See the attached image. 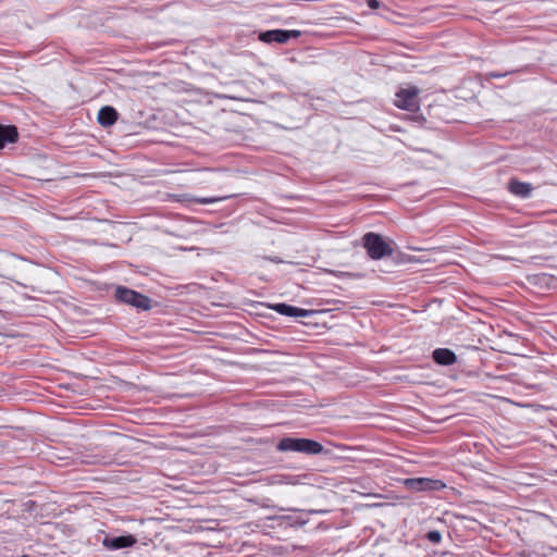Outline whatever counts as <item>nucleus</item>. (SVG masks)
I'll list each match as a JSON object with an SVG mask.
<instances>
[{
	"instance_id": "1",
	"label": "nucleus",
	"mask_w": 557,
	"mask_h": 557,
	"mask_svg": "<svg viewBox=\"0 0 557 557\" xmlns=\"http://www.w3.org/2000/svg\"><path fill=\"white\" fill-rule=\"evenodd\" d=\"M362 246L368 256L373 260L391 257L394 252L383 236L373 232H368L362 236Z\"/></svg>"
},
{
	"instance_id": "2",
	"label": "nucleus",
	"mask_w": 557,
	"mask_h": 557,
	"mask_svg": "<svg viewBox=\"0 0 557 557\" xmlns=\"http://www.w3.org/2000/svg\"><path fill=\"white\" fill-rule=\"evenodd\" d=\"M281 451H295L306 455H319L323 451V445L317 441L300 437H282Z\"/></svg>"
},
{
	"instance_id": "3",
	"label": "nucleus",
	"mask_w": 557,
	"mask_h": 557,
	"mask_svg": "<svg viewBox=\"0 0 557 557\" xmlns=\"http://www.w3.org/2000/svg\"><path fill=\"white\" fill-rule=\"evenodd\" d=\"M115 298L120 302L131 305L137 309L149 310L151 308V299L148 296L124 286H119L115 289Z\"/></svg>"
},
{
	"instance_id": "4",
	"label": "nucleus",
	"mask_w": 557,
	"mask_h": 557,
	"mask_svg": "<svg viewBox=\"0 0 557 557\" xmlns=\"http://www.w3.org/2000/svg\"><path fill=\"white\" fill-rule=\"evenodd\" d=\"M418 95L417 87L401 88L395 95L394 104L401 110L416 112L420 108Z\"/></svg>"
},
{
	"instance_id": "5",
	"label": "nucleus",
	"mask_w": 557,
	"mask_h": 557,
	"mask_svg": "<svg viewBox=\"0 0 557 557\" xmlns=\"http://www.w3.org/2000/svg\"><path fill=\"white\" fill-rule=\"evenodd\" d=\"M403 484L412 492L441 491L446 486L443 481L430 478H408Z\"/></svg>"
},
{
	"instance_id": "6",
	"label": "nucleus",
	"mask_w": 557,
	"mask_h": 557,
	"mask_svg": "<svg viewBox=\"0 0 557 557\" xmlns=\"http://www.w3.org/2000/svg\"><path fill=\"white\" fill-rule=\"evenodd\" d=\"M137 542L136 537L133 535H122L116 537H104L102 541V545L111 550H116L121 548L132 547Z\"/></svg>"
},
{
	"instance_id": "7",
	"label": "nucleus",
	"mask_w": 557,
	"mask_h": 557,
	"mask_svg": "<svg viewBox=\"0 0 557 557\" xmlns=\"http://www.w3.org/2000/svg\"><path fill=\"white\" fill-rule=\"evenodd\" d=\"M432 359L440 366H451L456 363L457 356L453 350L448 348H436L432 352Z\"/></svg>"
},
{
	"instance_id": "8",
	"label": "nucleus",
	"mask_w": 557,
	"mask_h": 557,
	"mask_svg": "<svg viewBox=\"0 0 557 557\" xmlns=\"http://www.w3.org/2000/svg\"><path fill=\"white\" fill-rule=\"evenodd\" d=\"M509 191L520 198H529L532 194L533 186L530 183L510 180L508 184Z\"/></svg>"
},
{
	"instance_id": "9",
	"label": "nucleus",
	"mask_w": 557,
	"mask_h": 557,
	"mask_svg": "<svg viewBox=\"0 0 557 557\" xmlns=\"http://www.w3.org/2000/svg\"><path fill=\"white\" fill-rule=\"evenodd\" d=\"M117 112L113 107H102L98 112V123L103 127L113 125L117 120Z\"/></svg>"
},
{
	"instance_id": "10",
	"label": "nucleus",
	"mask_w": 557,
	"mask_h": 557,
	"mask_svg": "<svg viewBox=\"0 0 557 557\" xmlns=\"http://www.w3.org/2000/svg\"><path fill=\"white\" fill-rule=\"evenodd\" d=\"M314 310H307L298 307L281 302V315L294 317V318H306L315 314Z\"/></svg>"
},
{
	"instance_id": "11",
	"label": "nucleus",
	"mask_w": 557,
	"mask_h": 557,
	"mask_svg": "<svg viewBox=\"0 0 557 557\" xmlns=\"http://www.w3.org/2000/svg\"><path fill=\"white\" fill-rule=\"evenodd\" d=\"M17 136V129L15 126L0 125V149H2L9 143L16 141Z\"/></svg>"
},
{
	"instance_id": "12",
	"label": "nucleus",
	"mask_w": 557,
	"mask_h": 557,
	"mask_svg": "<svg viewBox=\"0 0 557 557\" xmlns=\"http://www.w3.org/2000/svg\"><path fill=\"white\" fill-rule=\"evenodd\" d=\"M259 39L263 42H278V29L261 33Z\"/></svg>"
},
{
	"instance_id": "13",
	"label": "nucleus",
	"mask_w": 557,
	"mask_h": 557,
	"mask_svg": "<svg viewBox=\"0 0 557 557\" xmlns=\"http://www.w3.org/2000/svg\"><path fill=\"white\" fill-rule=\"evenodd\" d=\"M230 198V196H222V197H202V198H190V201L201 203V205H209L218 201H222Z\"/></svg>"
},
{
	"instance_id": "14",
	"label": "nucleus",
	"mask_w": 557,
	"mask_h": 557,
	"mask_svg": "<svg viewBox=\"0 0 557 557\" xmlns=\"http://www.w3.org/2000/svg\"><path fill=\"white\" fill-rule=\"evenodd\" d=\"M299 36H301V32L300 30H284V29H281V45L282 44H286L288 40H290L292 38H298Z\"/></svg>"
},
{
	"instance_id": "15",
	"label": "nucleus",
	"mask_w": 557,
	"mask_h": 557,
	"mask_svg": "<svg viewBox=\"0 0 557 557\" xmlns=\"http://www.w3.org/2000/svg\"><path fill=\"white\" fill-rule=\"evenodd\" d=\"M425 539L432 544H440L442 541V534L437 530H431L425 534Z\"/></svg>"
},
{
	"instance_id": "16",
	"label": "nucleus",
	"mask_w": 557,
	"mask_h": 557,
	"mask_svg": "<svg viewBox=\"0 0 557 557\" xmlns=\"http://www.w3.org/2000/svg\"><path fill=\"white\" fill-rule=\"evenodd\" d=\"M329 273L333 274L334 276L336 277H344V276H348V277H355V278H359L361 277L360 274H354V273H349V272H343V271H333V270H329L327 271Z\"/></svg>"
},
{
	"instance_id": "17",
	"label": "nucleus",
	"mask_w": 557,
	"mask_h": 557,
	"mask_svg": "<svg viewBox=\"0 0 557 557\" xmlns=\"http://www.w3.org/2000/svg\"><path fill=\"white\" fill-rule=\"evenodd\" d=\"M515 73V71L506 72V73H499V72H490L488 77L491 78H502L505 77L508 74Z\"/></svg>"
},
{
	"instance_id": "18",
	"label": "nucleus",
	"mask_w": 557,
	"mask_h": 557,
	"mask_svg": "<svg viewBox=\"0 0 557 557\" xmlns=\"http://www.w3.org/2000/svg\"><path fill=\"white\" fill-rule=\"evenodd\" d=\"M381 2L379 0H368V7L371 9H379Z\"/></svg>"
},
{
	"instance_id": "19",
	"label": "nucleus",
	"mask_w": 557,
	"mask_h": 557,
	"mask_svg": "<svg viewBox=\"0 0 557 557\" xmlns=\"http://www.w3.org/2000/svg\"><path fill=\"white\" fill-rule=\"evenodd\" d=\"M280 482H281V484H282V483H290V481H288V480H287V476H286V475H284V474H281Z\"/></svg>"
},
{
	"instance_id": "20",
	"label": "nucleus",
	"mask_w": 557,
	"mask_h": 557,
	"mask_svg": "<svg viewBox=\"0 0 557 557\" xmlns=\"http://www.w3.org/2000/svg\"><path fill=\"white\" fill-rule=\"evenodd\" d=\"M280 520H281V524H282L285 520H287V517H285V516H281V517H280Z\"/></svg>"
},
{
	"instance_id": "21",
	"label": "nucleus",
	"mask_w": 557,
	"mask_h": 557,
	"mask_svg": "<svg viewBox=\"0 0 557 557\" xmlns=\"http://www.w3.org/2000/svg\"><path fill=\"white\" fill-rule=\"evenodd\" d=\"M272 308H273L274 310L278 311V304H276V305L272 306Z\"/></svg>"
}]
</instances>
